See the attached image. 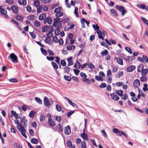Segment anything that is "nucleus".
<instances>
[{
  "label": "nucleus",
  "instance_id": "1",
  "mask_svg": "<svg viewBox=\"0 0 148 148\" xmlns=\"http://www.w3.org/2000/svg\"><path fill=\"white\" fill-rule=\"evenodd\" d=\"M27 122V120L25 119V117H23L21 119V124L17 125V127L18 129L21 132V134L25 138H27V136L25 134L26 130L23 126L26 127L27 125L26 123Z\"/></svg>",
  "mask_w": 148,
  "mask_h": 148
},
{
  "label": "nucleus",
  "instance_id": "2",
  "mask_svg": "<svg viewBox=\"0 0 148 148\" xmlns=\"http://www.w3.org/2000/svg\"><path fill=\"white\" fill-rule=\"evenodd\" d=\"M115 8L121 12L122 16H124L127 12V11L125 10V8L123 6L116 5L115 6Z\"/></svg>",
  "mask_w": 148,
  "mask_h": 148
},
{
  "label": "nucleus",
  "instance_id": "3",
  "mask_svg": "<svg viewBox=\"0 0 148 148\" xmlns=\"http://www.w3.org/2000/svg\"><path fill=\"white\" fill-rule=\"evenodd\" d=\"M10 58L11 61L13 62L16 63L18 62L17 57V56L14 53H11L9 56V57Z\"/></svg>",
  "mask_w": 148,
  "mask_h": 148
},
{
  "label": "nucleus",
  "instance_id": "4",
  "mask_svg": "<svg viewBox=\"0 0 148 148\" xmlns=\"http://www.w3.org/2000/svg\"><path fill=\"white\" fill-rule=\"evenodd\" d=\"M80 136L84 140L87 141L89 139L88 136L85 133V130L84 129L83 130V133L81 134Z\"/></svg>",
  "mask_w": 148,
  "mask_h": 148
},
{
  "label": "nucleus",
  "instance_id": "5",
  "mask_svg": "<svg viewBox=\"0 0 148 148\" xmlns=\"http://www.w3.org/2000/svg\"><path fill=\"white\" fill-rule=\"evenodd\" d=\"M0 12L1 14H3L5 16L4 17L5 18H8V16L6 14L7 12L6 10L3 8H2L1 6H0Z\"/></svg>",
  "mask_w": 148,
  "mask_h": 148
},
{
  "label": "nucleus",
  "instance_id": "6",
  "mask_svg": "<svg viewBox=\"0 0 148 148\" xmlns=\"http://www.w3.org/2000/svg\"><path fill=\"white\" fill-rule=\"evenodd\" d=\"M11 9L15 14H17L19 12V10L18 7L15 5H13L11 7Z\"/></svg>",
  "mask_w": 148,
  "mask_h": 148
},
{
  "label": "nucleus",
  "instance_id": "7",
  "mask_svg": "<svg viewBox=\"0 0 148 148\" xmlns=\"http://www.w3.org/2000/svg\"><path fill=\"white\" fill-rule=\"evenodd\" d=\"M71 133L70 127L69 126H66L64 128V133L66 135L69 134Z\"/></svg>",
  "mask_w": 148,
  "mask_h": 148
},
{
  "label": "nucleus",
  "instance_id": "8",
  "mask_svg": "<svg viewBox=\"0 0 148 148\" xmlns=\"http://www.w3.org/2000/svg\"><path fill=\"white\" fill-rule=\"evenodd\" d=\"M44 105L46 107H48L50 105L49 101L47 97H45L44 98Z\"/></svg>",
  "mask_w": 148,
  "mask_h": 148
},
{
  "label": "nucleus",
  "instance_id": "9",
  "mask_svg": "<svg viewBox=\"0 0 148 148\" xmlns=\"http://www.w3.org/2000/svg\"><path fill=\"white\" fill-rule=\"evenodd\" d=\"M133 85L134 87L136 88H138L140 85V82L139 80L138 79H136L134 82Z\"/></svg>",
  "mask_w": 148,
  "mask_h": 148
},
{
  "label": "nucleus",
  "instance_id": "10",
  "mask_svg": "<svg viewBox=\"0 0 148 148\" xmlns=\"http://www.w3.org/2000/svg\"><path fill=\"white\" fill-rule=\"evenodd\" d=\"M136 67L134 65H131L127 67V71L128 72H131Z\"/></svg>",
  "mask_w": 148,
  "mask_h": 148
},
{
  "label": "nucleus",
  "instance_id": "11",
  "mask_svg": "<svg viewBox=\"0 0 148 148\" xmlns=\"http://www.w3.org/2000/svg\"><path fill=\"white\" fill-rule=\"evenodd\" d=\"M73 58V57L71 56V57H69L67 59V60L68 62V65H73V61L72 60Z\"/></svg>",
  "mask_w": 148,
  "mask_h": 148
},
{
  "label": "nucleus",
  "instance_id": "12",
  "mask_svg": "<svg viewBox=\"0 0 148 148\" xmlns=\"http://www.w3.org/2000/svg\"><path fill=\"white\" fill-rule=\"evenodd\" d=\"M18 2L21 5L25 6L26 5V0H18Z\"/></svg>",
  "mask_w": 148,
  "mask_h": 148
},
{
  "label": "nucleus",
  "instance_id": "13",
  "mask_svg": "<svg viewBox=\"0 0 148 148\" xmlns=\"http://www.w3.org/2000/svg\"><path fill=\"white\" fill-rule=\"evenodd\" d=\"M57 128L58 129V132L60 133H62L63 131V128L60 123H58L57 125Z\"/></svg>",
  "mask_w": 148,
  "mask_h": 148
},
{
  "label": "nucleus",
  "instance_id": "14",
  "mask_svg": "<svg viewBox=\"0 0 148 148\" xmlns=\"http://www.w3.org/2000/svg\"><path fill=\"white\" fill-rule=\"evenodd\" d=\"M110 12L111 13L113 14L116 17L118 16V13L117 11L114 9H111L110 10Z\"/></svg>",
  "mask_w": 148,
  "mask_h": 148
},
{
  "label": "nucleus",
  "instance_id": "15",
  "mask_svg": "<svg viewBox=\"0 0 148 148\" xmlns=\"http://www.w3.org/2000/svg\"><path fill=\"white\" fill-rule=\"evenodd\" d=\"M110 96H111L112 99L116 101H118L119 99V98L116 95H113L112 94H111Z\"/></svg>",
  "mask_w": 148,
  "mask_h": 148
},
{
  "label": "nucleus",
  "instance_id": "16",
  "mask_svg": "<svg viewBox=\"0 0 148 148\" xmlns=\"http://www.w3.org/2000/svg\"><path fill=\"white\" fill-rule=\"evenodd\" d=\"M15 18L17 20L21 22L23 21V17L20 15H16Z\"/></svg>",
  "mask_w": 148,
  "mask_h": 148
},
{
  "label": "nucleus",
  "instance_id": "17",
  "mask_svg": "<svg viewBox=\"0 0 148 148\" xmlns=\"http://www.w3.org/2000/svg\"><path fill=\"white\" fill-rule=\"evenodd\" d=\"M48 123L49 125L53 127L55 125V122L51 119H48Z\"/></svg>",
  "mask_w": 148,
  "mask_h": 148
},
{
  "label": "nucleus",
  "instance_id": "18",
  "mask_svg": "<svg viewBox=\"0 0 148 148\" xmlns=\"http://www.w3.org/2000/svg\"><path fill=\"white\" fill-rule=\"evenodd\" d=\"M64 99H66L68 101V103L70 105L73 107H74L75 104L73 103L71 100L69 99V98L66 97H64Z\"/></svg>",
  "mask_w": 148,
  "mask_h": 148
},
{
  "label": "nucleus",
  "instance_id": "19",
  "mask_svg": "<svg viewBox=\"0 0 148 148\" xmlns=\"http://www.w3.org/2000/svg\"><path fill=\"white\" fill-rule=\"evenodd\" d=\"M115 92L117 93V94L119 96H122V97L123 98V91L122 90H117L116 91H115Z\"/></svg>",
  "mask_w": 148,
  "mask_h": 148
},
{
  "label": "nucleus",
  "instance_id": "20",
  "mask_svg": "<svg viewBox=\"0 0 148 148\" xmlns=\"http://www.w3.org/2000/svg\"><path fill=\"white\" fill-rule=\"evenodd\" d=\"M147 72L148 69H143H143H142V70L141 74L143 76L147 74Z\"/></svg>",
  "mask_w": 148,
  "mask_h": 148
},
{
  "label": "nucleus",
  "instance_id": "21",
  "mask_svg": "<svg viewBox=\"0 0 148 148\" xmlns=\"http://www.w3.org/2000/svg\"><path fill=\"white\" fill-rule=\"evenodd\" d=\"M31 142L32 143L36 144L38 143V141L37 139L33 138L31 140Z\"/></svg>",
  "mask_w": 148,
  "mask_h": 148
},
{
  "label": "nucleus",
  "instance_id": "22",
  "mask_svg": "<svg viewBox=\"0 0 148 148\" xmlns=\"http://www.w3.org/2000/svg\"><path fill=\"white\" fill-rule=\"evenodd\" d=\"M40 50L42 53L43 55L46 56L47 55V51L43 48H40Z\"/></svg>",
  "mask_w": 148,
  "mask_h": 148
},
{
  "label": "nucleus",
  "instance_id": "23",
  "mask_svg": "<svg viewBox=\"0 0 148 148\" xmlns=\"http://www.w3.org/2000/svg\"><path fill=\"white\" fill-rule=\"evenodd\" d=\"M117 62L120 65H123V61L122 59L120 58H117Z\"/></svg>",
  "mask_w": 148,
  "mask_h": 148
},
{
  "label": "nucleus",
  "instance_id": "24",
  "mask_svg": "<svg viewBox=\"0 0 148 148\" xmlns=\"http://www.w3.org/2000/svg\"><path fill=\"white\" fill-rule=\"evenodd\" d=\"M44 15L46 17V14H45L42 13L40 14L38 17V19L40 21H42L43 19H44V18L43 17V15Z\"/></svg>",
  "mask_w": 148,
  "mask_h": 148
},
{
  "label": "nucleus",
  "instance_id": "25",
  "mask_svg": "<svg viewBox=\"0 0 148 148\" xmlns=\"http://www.w3.org/2000/svg\"><path fill=\"white\" fill-rule=\"evenodd\" d=\"M35 99L36 101L39 104H42V101L40 98L36 97L35 98Z\"/></svg>",
  "mask_w": 148,
  "mask_h": 148
},
{
  "label": "nucleus",
  "instance_id": "26",
  "mask_svg": "<svg viewBox=\"0 0 148 148\" xmlns=\"http://www.w3.org/2000/svg\"><path fill=\"white\" fill-rule=\"evenodd\" d=\"M48 25L43 26L42 28V32H46L48 31Z\"/></svg>",
  "mask_w": 148,
  "mask_h": 148
},
{
  "label": "nucleus",
  "instance_id": "27",
  "mask_svg": "<svg viewBox=\"0 0 148 148\" xmlns=\"http://www.w3.org/2000/svg\"><path fill=\"white\" fill-rule=\"evenodd\" d=\"M60 28L56 27V30L55 32V34L56 36H58L60 34L61 31Z\"/></svg>",
  "mask_w": 148,
  "mask_h": 148
},
{
  "label": "nucleus",
  "instance_id": "28",
  "mask_svg": "<svg viewBox=\"0 0 148 148\" xmlns=\"http://www.w3.org/2000/svg\"><path fill=\"white\" fill-rule=\"evenodd\" d=\"M48 29H49V33H51L54 31V28L51 25H48Z\"/></svg>",
  "mask_w": 148,
  "mask_h": 148
},
{
  "label": "nucleus",
  "instance_id": "29",
  "mask_svg": "<svg viewBox=\"0 0 148 148\" xmlns=\"http://www.w3.org/2000/svg\"><path fill=\"white\" fill-rule=\"evenodd\" d=\"M81 148H86V142L83 141L81 143Z\"/></svg>",
  "mask_w": 148,
  "mask_h": 148
},
{
  "label": "nucleus",
  "instance_id": "30",
  "mask_svg": "<svg viewBox=\"0 0 148 148\" xmlns=\"http://www.w3.org/2000/svg\"><path fill=\"white\" fill-rule=\"evenodd\" d=\"M123 59L126 61H128L129 62L130 61V56H126L124 54H123Z\"/></svg>",
  "mask_w": 148,
  "mask_h": 148
},
{
  "label": "nucleus",
  "instance_id": "31",
  "mask_svg": "<svg viewBox=\"0 0 148 148\" xmlns=\"http://www.w3.org/2000/svg\"><path fill=\"white\" fill-rule=\"evenodd\" d=\"M78 8L77 7L75 8L74 11V13L77 17H78L79 16V14L78 13Z\"/></svg>",
  "mask_w": 148,
  "mask_h": 148
},
{
  "label": "nucleus",
  "instance_id": "32",
  "mask_svg": "<svg viewBox=\"0 0 148 148\" xmlns=\"http://www.w3.org/2000/svg\"><path fill=\"white\" fill-rule=\"evenodd\" d=\"M51 39L46 38L45 40V42L46 43L50 45H51L52 43L50 42Z\"/></svg>",
  "mask_w": 148,
  "mask_h": 148
},
{
  "label": "nucleus",
  "instance_id": "33",
  "mask_svg": "<svg viewBox=\"0 0 148 148\" xmlns=\"http://www.w3.org/2000/svg\"><path fill=\"white\" fill-rule=\"evenodd\" d=\"M63 14V13L62 12H58V13H56V16L57 18H58L59 17H60L61 16H62Z\"/></svg>",
  "mask_w": 148,
  "mask_h": 148
},
{
  "label": "nucleus",
  "instance_id": "34",
  "mask_svg": "<svg viewBox=\"0 0 148 148\" xmlns=\"http://www.w3.org/2000/svg\"><path fill=\"white\" fill-rule=\"evenodd\" d=\"M62 8L61 7H59L58 8H56L54 11V12L55 13H58V12H60V11Z\"/></svg>",
  "mask_w": 148,
  "mask_h": 148
},
{
  "label": "nucleus",
  "instance_id": "35",
  "mask_svg": "<svg viewBox=\"0 0 148 148\" xmlns=\"http://www.w3.org/2000/svg\"><path fill=\"white\" fill-rule=\"evenodd\" d=\"M125 49L130 54H131L132 53V51L130 48L126 47H125Z\"/></svg>",
  "mask_w": 148,
  "mask_h": 148
},
{
  "label": "nucleus",
  "instance_id": "36",
  "mask_svg": "<svg viewBox=\"0 0 148 148\" xmlns=\"http://www.w3.org/2000/svg\"><path fill=\"white\" fill-rule=\"evenodd\" d=\"M141 18L143 23L148 25V21L146 19L143 17H141Z\"/></svg>",
  "mask_w": 148,
  "mask_h": 148
},
{
  "label": "nucleus",
  "instance_id": "37",
  "mask_svg": "<svg viewBox=\"0 0 148 148\" xmlns=\"http://www.w3.org/2000/svg\"><path fill=\"white\" fill-rule=\"evenodd\" d=\"M53 41L55 42V43H57L58 42L59 40L58 37L56 36H54L52 39Z\"/></svg>",
  "mask_w": 148,
  "mask_h": 148
},
{
  "label": "nucleus",
  "instance_id": "38",
  "mask_svg": "<svg viewBox=\"0 0 148 148\" xmlns=\"http://www.w3.org/2000/svg\"><path fill=\"white\" fill-rule=\"evenodd\" d=\"M34 24L35 26L37 27H39L40 25V22L38 21H35L34 22Z\"/></svg>",
  "mask_w": 148,
  "mask_h": 148
},
{
  "label": "nucleus",
  "instance_id": "39",
  "mask_svg": "<svg viewBox=\"0 0 148 148\" xmlns=\"http://www.w3.org/2000/svg\"><path fill=\"white\" fill-rule=\"evenodd\" d=\"M5 2L7 3L10 5H13L14 3L13 0H6Z\"/></svg>",
  "mask_w": 148,
  "mask_h": 148
},
{
  "label": "nucleus",
  "instance_id": "40",
  "mask_svg": "<svg viewBox=\"0 0 148 148\" xmlns=\"http://www.w3.org/2000/svg\"><path fill=\"white\" fill-rule=\"evenodd\" d=\"M101 132L103 134V136L105 138H108V136L106 133L105 131L104 130H101Z\"/></svg>",
  "mask_w": 148,
  "mask_h": 148
},
{
  "label": "nucleus",
  "instance_id": "41",
  "mask_svg": "<svg viewBox=\"0 0 148 148\" xmlns=\"http://www.w3.org/2000/svg\"><path fill=\"white\" fill-rule=\"evenodd\" d=\"M95 78L98 81H102L103 80V79L101 77L99 76H96Z\"/></svg>",
  "mask_w": 148,
  "mask_h": 148
},
{
  "label": "nucleus",
  "instance_id": "42",
  "mask_svg": "<svg viewBox=\"0 0 148 148\" xmlns=\"http://www.w3.org/2000/svg\"><path fill=\"white\" fill-rule=\"evenodd\" d=\"M64 72L67 74H69V72L70 68L68 66H66L64 68Z\"/></svg>",
  "mask_w": 148,
  "mask_h": 148
},
{
  "label": "nucleus",
  "instance_id": "43",
  "mask_svg": "<svg viewBox=\"0 0 148 148\" xmlns=\"http://www.w3.org/2000/svg\"><path fill=\"white\" fill-rule=\"evenodd\" d=\"M47 22L49 25H51L52 23V19L49 16H48L47 18Z\"/></svg>",
  "mask_w": 148,
  "mask_h": 148
},
{
  "label": "nucleus",
  "instance_id": "44",
  "mask_svg": "<svg viewBox=\"0 0 148 148\" xmlns=\"http://www.w3.org/2000/svg\"><path fill=\"white\" fill-rule=\"evenodd\" d=\"M11 113L16 118H17L18 116V114L16 113V112L14 111L13 110L11 111Z\"/></svg>",
  "mask_w": 148,
  "mask_h": 148
},
{
  "label": "nucleus",
  "instance_id": "45",
  "mask_svg": "<svg viewBox=\"0 0 148 148\" xmlns=\"http://www.w3.org/2000/svg\"><path fill=\"white\" fill-rule=\"evenodd\" d=\"M143 67V65H139L137 68V71L138 72H141L142 70Z\"/></svg>",
  "mask_w": 148,
  "mask_h": 148
},
{
  "label": "nucleus",
  "instance_id": "46",
  "mask_svg": "<svg viewBox=\"0 0 148 148\" xmlns=\"http://www.w3.org/2000/svg\"><path fill=\"white\" fill-rule=\"evenodd\" d=\"M56 108L57 110L58 111H60L62 109L61 106L58 104L56 105Z\"/></svg>",
  "mask_w": 148,
  "mask_h": 148
},
{
  "label": "nucleus",
  "instance_id": "47",
  "mask_svg": "<svg viewBox=\"0 0 148 148\" xmlns=\"http://www.w3.org/2000/svg\"><path fill=\"white\" fill-rule=\"evenodd\" d=\"M108 53V51L106 50L105 49L104 51H103L101 52V54L102 55H105L106 56L107 55Z\"/></svg>",
  "mask_w": 148,
  "mask_h": 148
},
{
  "label": "nucleus",
  "instance_id": "48",
  "mask_svg": "<svg viewBox=\"0 0 148 148\" xmlns=\"http://www.w3.org/2000/svg\"><path fill=\"white\" fill-rule=\"evenodd\" d=\"M38 7L37 8V12L38 13H40L41 12V10L42 9V7L41 5L38 6Z\"/></svg>",
  "mask_w": 148,
  "mask_h": 148
},
{
  "label": "nucleus",
  "instance_id": "49",
  "mask_svg": "<svg viewBox=\"0 0 148 148\" xmlns=\"http://www.w3.org/2000/svg\"><path fill=\"white\" fill-rule=\"evenodd\" d=\"M34 114H35L34 112L32 110L30 112L29 114V116L30 117L32 118L34 116Z\"/></svg>",
  "mask_w": 148,
  "mask_h": 148
},
{
  "label": "nucleus",
  "instance_id": "50",
  "mask_svg": "<svg viewBox=\"0 0 148 148\" xmlns=\"http://www.w3.org/2000/svg\"><path fill=\"white\" fill-rule=\"evenodd\" d=\"M64 78L66 80L69 81H71V77L66 75H64Z\"/></svg>",
  "mask_w": 148,
  "mask_h": 148
},
{
  "label": "nucleus",
  "instance_id": "51",
  "mask_svg": "<svg viewBox=\"0 0 148 148\" xmlns=\"http://www.w3.org/2000/svg\"><path fill=\"white\" fill-rule=\"evenodd\" d=\"M14 148H22V147L17 143H15L14 145Z\"/></svg>",
  "mask_w": 148,
  "mask_h": 148
},
{
  "label": "nucleus",
  "instance_id": "52",
  "mask_svg": "<svg viewBox=\"0 0 148 148\" xmlns=\"http://www.w3.org/2000/svg\"><path fill=\"white\" fill-rule=\"evenodd\" d=\"M140 7L143 9L146 10L147 6L146 7L144 4H141L140 5Z\"/></svg>",
  "mask_w": 148,
  "mask_h": 148
},
{
  "label": "nucleus",
  "instance_id": "53",
  "mask_svg": "<svg viewBox=\"0 0 148 148\" xmlns=\"http://www.w3.org/2000/svg\"><path fill=\"white\" fill-rule=\"evenodd\" d=\"M82 20L88 26V27L89 26L90 22L89 21H88L86 20L84 18H82Z\"/></svg>",
  "mask_w": 148,
  "mask_h": 148
},
{
  "label": "nucleus",
  "instance_id": "54",
  "mask_svg": "<svg viewBox=\"0 0 148 148\" xmlns=\"http://www.w3.org/2000/svg\"><path fill=\"white\" fill-rule=\"evenodd\" d=\"M83 81L85 82V83L89 84H90V80L87 78L85 79L84 80H83Z\"/></svg>",
  "mask_w": 148,
  "mask_h": 148
},
{
  "label": "nucleus",
  "instance_id": "55",
  "mask_svg": "<svg viewBox=\"0 0 148 148\" xmlns=\"http://www.w3.org/2000/svg\"><path fill=\"white\" fill-rule=\"evenodd\" d=\"M29 34L31 37L33 39H35L36 36V34H34L33 32H30Z\"/></svg>",
  "mask_w": 148,
  "mask_h": 148
},
{
  "label": "nucleus",
  "instance_id": "56",
  "mask_svg": "<svg viewBox=\"0 0 148 148\" xmlns=\"http://www.w3.org/2000/svg\"><path fill=\"white\" fill-rule=\"evenodd\" d=\"M147 79V78L145 76H143L140 78V80L141 82H145Z\"/></svg>",
  "mask_w": 148,
  "mask_h": 148
},
{
  "label": "nucleus",
  "instance_id": "57",
  "mask_svg": "<svg viewBox=\"0 0 148 148\" xmlns=\"http://www.w3.org/2000/svg\"><path fill=\"white\" fill-rule=\"evenodd\" d=\"M57 24L58 25L57 27H58V28H61L62 25V22L60 20L59 22Z\"/></svg>",
  "mask_w": 148,
  "mask_h": 148
},
{
  "label": "nucleus",
  "instance_id": "58",
  "mask_svg": "<svg viewBox=\"0 0 148 148\" xmlns=\"http://www.w3.org/2000/svg\"><path fill=\"white\" fill-rule=\"evenodd\" d=\"M123 83L122 82H117L115 83V86H120L122 85Z\"/></svg>",
  "mask_w": 148,
  "mask_h": 148
},
{
  "label": "nucleus",
  "instance_id": "59",
  "mask_svg": "<svg viewBox=\"0 0 148 148\" xmlns=\"http://www.w3.org/2000/svg\"><path fill=\"white\" fill-rule=\"evenodd\" d=\"M59 5V3H56L53 5L51 6V9H53L55 8L58 6Z\"/></svg>",
  "mask_w": 148,
  "mask_h": 148
},
{
  "label": "nucleus",
  "instance_id": "60",
  "mask_svg": "<svg viewBox=\"0 0 148 148\" xmlns=\"http://www.w3.org/2000/svg\"><path fill=\"white\" fill-rule=\"evenodd\" d=\"M121 131L117 129L114 128L113 130V132L114 133H119L121 132Z\"/></svg>",
  "mask_w": 148,
  "mask_h": 148
},
{
  "label": "nucleus",
  "instance_id": "61",
  "mask_svg": "<svg viewBox=\"0 0 148 148\" xmlns=\"http://www.w3.org/2000/svg\"><path fill=\"white\" fill-rule=\"evenodd\" d=\"M75 112L74 110H73L69 112L67 114V116L68 117H69L72 114H73Z\"/></svg>",
  "mask_w": 148,
  "mask_h": 148
},
{
  "label": "nucleus",
  "instance_id": "62",
  "mask_svg": "<svg viewBox=\"0 0 148 148\" xmlns=\"http://www.w3.org/2000/svg\"><path fill=\"white\" fill-rule=\"evenodd\" d=\"M26 9L27 11L29 12H31L32 8L29 5H28L27 6Z\"/></svg>",
  "mask_w": 148,
  "mask_h": 148
},
{
  "label": "nucleus",
  "instance_id": "63",
  "mask_svg": "<svg viewBox=\"0 0 148 148\" xmlns=\"http://www.w3.org/2000/svg\"><path fill=\"white\" fill-rule=\"evenodd\" d=\"M106 86V84L105 83H102L100 85L99 87L101 88H104Z\"/></svg>",
  "mask_w": 148,
  "mask_h": 148
},
{
  "label": "nucleus",
  "instance_id": "64",
  "mask_svg": "<svg viewBox=\"0 0 148 148\" xmlns=\"http://www.w3.org/2000/svg\"><path fill=\"white\" fill-rule=\"evenodd\" d=\"M143 58L144 61L145 60L146 62H148V58L147 56L143 55Z\"/></svg>",
  "mask_w": 148,
  "mask_h": 148
}]
</instances>
